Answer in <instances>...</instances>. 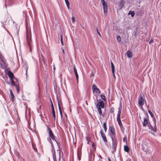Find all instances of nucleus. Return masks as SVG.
I'll return each mask as SVG.
<instances>
[{"label": "nucleus", "instance_id": "nucleus-1", "mask_svg": "<svg viewBox=\"0 0 161 161\" xmlns=\"http://www.w3.org/2000/svg\"><path fill=\"white\" fill-rule=\"evenodd\" d=\"M109 130H110V136L111 139H116L115 133L114 128L110 126Z\"/></svg>", "mask_w": 161, "mask_h": 161}, {"label": "nucleus", "instance_id": "nucleus-2", "mask_svg": "<svg viewBox=\"0 0 161 161\" xmlns=\"http://www.w3.org/2000/svg\"><path fill=\"white\" fill-rule=\"evenodd\" d=\"M112 153H114L115 151L116 148V139H112Z\"/></svg>", "mask_w": 161, "mask_h": 161}, {"label": "nucleus", "instance_id": "nucleus-3", "mask_svg": "<svg viewBox=\"0 0 161 161\" xmlns=\"http://www.w3.org/2000/svg\"><path fill=\"white\" fill-rule=\"evenodd\" d=\"M6 82L7 83L10 85L12 86H14L16 88L19 87V86L18 82H16L15 81H10L9 82H8V81H6Z\"/></svg>", "mask_w": 161, "mask_h": 161}, {"label": "nucleus", "instance_id": "nucleus-4", "mask_svg": "<svg viewBox=\"0 0 161 161\" xmlns=\"http://www.w3.org/2000/svg\"><path fill=\"white\" fill-rule=\"evenodd\" d=\"M102 4L103 6V12L104 14L106 15L107 14V8L108 6L107 3L105 1L102 3Z\"/></svg>", "mask_w": 161, "mask_h": 161}, {"label": "nucleus", "instance_id": "nucleus-5", "mask_svg": "<svg viewBox=\"0 0 161 161\" xmlns=\"http://www.w3.org/2000/svg\"><path fill=\"white\" fill-rule=\"evenodd\" d=\"M7 75L9 77L10 80H14L13 78H14L16 80H18L17 79L15 78L13 73L11 71L9 70L8 71Z\"/></svg>", "mask_w": 161, "mask_h": 161}, {"label": "nucleus", "instance_id": "nucleus-6", "mask_svg": "<svg viewBox=\"0 0 161 161\" xmlns=\"http://www.w3.org/2000/svg\"><path fill=\"white\" fill-rule=\"evenodd\" d=\"M138 103L139 105L142 107L143 105L144 104V99L142 96H139V97L138 99Z\"/></svg>", "mask_w": 161, "mask_h": 161}, {"label": "nucleus", "instance_id": "nucleus-7", "mask_svg": "<svg viewBox=\"0 0 161 161\" xmlns=\"http://www.w3.org/2000/svg\"><path fill=\"white\" fill-rule=\"evenodd\" d=\"M51 151L52 153V156L54 161H56L57 159L56 158V153L53 144H52V149Z\"/></svg>", "mask_w": 161, "mask_h": 161}, {"label": "nucleus", "instance_id": "nucleus-8", "mask_svg": "<svg viewBox=\"0 0 161 161\" xmlns=\"http://www.w3.org/2000/svg\"><path fill=\"white\" fill-rule=\"evenodd\" d=\"M56 143H57V145L58 147V149L57 150V152H59V161H60L61 159L60 158V154L61 153V149L60 145V143H59V142H58V141H56Z\"/></svg>", "mask_w": 161, "mask_h": 161}, {"label": "nucleus", "instance_id": "nucleus-9", "mask_svg": "<svg viewBox=\"0 0 161 161\" xmlns=\"http://www.w3.org/2000/svg\"><path fill=\"white\" fill-rule=\"evenodd\" d=\"M100 133L103 141L105 142H107V140L106 139V137L105 134L103 132L102 130H100Z\"/></svg>", "mask_w": 161, "mask_h": 161}, {"label": "nucleus", "instance_id": "nucleus-10", "mask_svg": "<svg viewBox=\"0 0 161 161\" xmlns=\"http://www.w3.org/2000/svg\"><path fill=\"white\" fill-rule=\"evenodd\" d=\"M104 107V103L103 101H101L99 102L97 105V107L102 108H103Z\"/></svg>", "mask_w": 161, "mask_h": 161}, {"label": "nucleus", "instance_id": "nucleus-11", "mask_svg": "<svg viewBox=\"0 0 161 161\" xmlns=\"http://www.w3.org/2000/svg\"><path fill=\"white\" fill-rule=\"evenodd\" d=\"M47 131L49 132V136L51 138H53V137H54V136L53 134L51 129L49 127H47Z\"/></svg>", "mask_w": 161, "mask_h": 161}, {"label": "nucleus", "instance_id": "nucleus-12", "mask_svg": "<svg viewBox=\"0 0 161 161\" xmlns=\"http://www.w3.org/2000/svg\"><path fill=\"white\" fill-rule=\"evenodd\" d=\"M31 34H30V36L29 35H28L27 33L26 36H27V43L29 46H30V42L31 41Z\"/></svg>", "mask_w": 161, "mask_h": 161}, {"label": "nucleus", "instance_id": "nucleus-13", "mask_svg": "<svg viewBox=\"0 0 161 161\" xmlns=\"http://www.w3.org/2000/svg\"><path fill=\"white\" fill-rule=\"evenodd\" d=\"M125 5V3L124 1L122 0H121L119 5V7L120 9H122L123 8Z\"/></svg>", "mask_w": 161, "mask_h": 161}, {"label": "nucleus", "instance_id": "nucleus-14", "mask_svg": "<svg viewBox=\"0 0 161 161\" xmlns=\"http://www.w3.org/2000/svg\"><path fill=\"white\" fill-rule=\"evenodd\" d=\"M126 53L128 58H131L132 57L133 54L132 52L131 51H127L126 52Z\"/></svg>", "mask_w": 161, "mask_h": 161}, {"label": "nucleus", "instance_id": "nucleus-15", "mask_svg": "<svg viewBox=\"0 0 161 161\" xmlns=\"http://www.w3.org/2000/svg\"><path fill=\"white\" fill-rule=\"evenodd\" d=\"M149 128L151 129L152 130H153L154 132H156L157 131V128L155 126L154 127H153L150 124L148 126Z\"/></svg>", "mask_w": 161, "mask_h": 161}, {"label": "nucleus", "instance_id": "nucleus-16", "mask_svg": "<svg viewBox=\"0 0 161 161\" xmlns=\"http://www.w3.org/2000/svg\"><path fill=\"white\" fill-rule=\"evenodd\" d=\"M117 120L120 128H121V127H123L120 118H117Z\"/></svg>", "mask_w": 161, "mask_h": 161}, {"label": "nucleus", "instance_id": "nucleus-17", "mask_svg": "<svg viewBox=\"0 0 161 161\" xmlns=\"http://www.w3.org/2000/svg\"><path fill=\"white\" fill-rule=\"evenodd\" d=\"M10 91V94L11 97L12 99V101L13 102L14 101V95L11 89H9Z\"/></svg>", "mask_w": 161, "mask_h": 161}, {"label": "nucleus", "instance_id": "nucleus-18", "mask_svg": "<svg viewBox=\"0 0 161 161\" xmlns=\"http://www.w3.org/2000/svg\"><path fill=\"white\" fill-rule=\"evenodd\" d=\"M23 67L25 70L26 74H27L28 69V65L26 63H24L23 65Z\"/></svg>", "mask_w": 161, "mask_h": 161}, {"label": "nucleus", "instance_id": "nucleus-19", "mask_svg": "<svg viewBox=\"0 0 161 161\" xmlns=\"http://www.w3.org/2000/svg\"><path fill=\"white\" fill-rule=\"evenodd\" d=\"M135 14V12L133 11L130 10L128 13V15H130L131 17H133Z\"/></svg>", "mask_w": 161, "mask_h": 161}, {"label": "nucleus", "instance_id": "nucleus-20", "mask_svg": "<svg viewBox=\"0 0 161 161\" xmlns=\"http://www.w3.org/2000/svg\"><path fill=\"white\" fill-rule=\"evenodd\" d=\"M148 120L146 118H144V121L143 123V126H145L147 125L148 123Z\"/></svg>", "mask_w": 161, "mask_h": 161}, {"label": "nucleus", "instance_id": "nucleus-21", "mask_svg": "<svg viewBox=\"0 0 161 161\" xmlns=\"http://www.w3.org/2000/svg\"><path fill=\"white\" fill-rule=\"evenodd\" d=\"M124 150L126 152H129V148L127 145H125L124 147Z\"/></svg>", "mask_w": 161, "mask_h": 161}, {"label": "nucleus", "instance_id": "nucleus-22", "mask_svg": "<svg viewBox=\"0 0 161 161\" xmlns=\"http://www.w3.org/2000/svg\"><path fill=\"white\" fill-rule=\"evenodd\" d=\"M2 63L3 64V66H4V67L5 68H7L8 65V64L5 61V60L3 61L2 62Z\"/></svg>", "mask_w": 161, "mask_h": 161}, {"label": "nucleus", "instance_id": "nucleus-23", "mask_svg": "<svg viewBox=\"0 0 161 161\" xmlns=\"http://www.w3.org/2000/svg\"><path fill=\"white\" fill-rule=\"evenodd\" d=\"M58 108H59L60 114L61 115V117H62V110L61 109L60 106L59 105V103H58Z\"/></svg>", "mask_w": 161, "mask_h": 161}, {"label": "nucleus", "instance_id": "nucleus-24", "mask_svg": "<svg viewBox=\"0 0 161 161\" xmlns=\"http://www.w3.org/2000/svg\"><path fill=\"white\" fill-rule=\"evenodd\" d=\"M67 8L69 9V3L68 0H65Z\"/></svg>", "mask_w": 161, "mask_h": 161}, {"label": "nucleus", "instance_id": "nucleus-25", "mask_svg": "<svg viewBox=\"0 0 161 161\" xmlns=\"http://www.w3.org/2000/svg\"><path fill=\"white\" fill-rule=\"evenodd\" d=\"M103 128L104 129L105 131L106 132L107 130L106 124V122H104L103 124Z\"/></svg>", "mask_w": 161, "mask_h": 161}, {"label": "nucleus", "instance_id": "nucleus-26", "mask_svg": "<svg viewBox=\"0 0 161 161\" xmlns=\"http://www.w3.org/2000/svg\"><path fill=\"white\" fill-rule=\"evenodd\" d=\"M52 114L54 118V120L55 121V120L56 116L54 109L52 110Z\"/></svg>", "mask_w": 161, "mask_h": 161}, {"label": "nucleus", "instance_id": "nucleus-27", "mask_svg": "<svg viewBox=\"0 0 161 161\" xmlns=\"http://www.w3.org/2000/svg\"><path fill=\"white\" fill-rule=\"evenodd\" d=\"M0 59L1 61L2 62H3V61H4L5 60V58H4V57L1 54H0Z\"/></svg>", "mask_w": 161, "mask_h": 161}, {"label": "nucleus", "instance_id": "nucleus-28", "mask_svg": "<svg viewBox=\"0 0 161 161\" xmlns=\"http://www.w3.org/2000/svg\"><path fill=\"white\" fill-rule=\"evenodd\" d=\"M121 112V110L119 109V111H118V114L117 115V118H120Z\"/></svg>", "mask_w": 161, "mask_h": 161}, {"label": "nucleus", "instance_id": "nucleus-29", "mask_svg": "<svg viewBox=\"0 0 161 161\" xmlns=\"http://www.w3.org/2000/svg\"><path fill=\"white\" fill-rule=\"evenodd\" d=\"M117 40L119 42H120L121 41V38L120 36L119 35L117 36Z\"/></svg>", "mask_w": 161, "mask_h": 161}, {"label": "nucleus", "instance_id": "nucleus-30", "mask_svg": "<svg viewBox=\"0 0 161 161\" xmlns=\"http://www.w3.org/2000/svg\"><path fill=\"white\" fill-rule=\"evenodd\" d=\"M97 88L95 85H93L92 86V91L94 92L95 90Z\"/></svg>", "mask_w": 161, "mask_h": 161}, {"label": "nucleus", "instance_id": "nucleus-31", "mask_svg": "<svg viewBox=\"0 0 161 161\" xmlns=\"http://www.w3.org/2000/svg\"><path fill=\"white\" fill-rule=\"evenodd\" d=\"M60 41H61V45H62L63 46L64 45V43H63V36H62V35H61L60 36Z\"/></svg>", "mask_w": 161, "mask_h": 161}, {"label": "nucleus", "instance_id": "nucleus-32", "mask_svg": "<svg viewBox=\"0 0 161 161\" xmlns=\"http://www.w3.org/2000/svg\"><path fill=\"white\" fill-rule=\"evenodd\" d=\"M114 108H111L110 109L109 111L110 113H113L114 112Z\"/></svg>", "mask_w": 161, "mask_h": 161}, {"label": "nucleus", "instance_id": "nucleus-33", "mask_svg": "<svg viewBox=\"0 0 161 161\" xmlns=\"http://www.w3.org/2000/svg\"><path fill=\"white\" fill-rule=\"evenodd\" d=\"M77 156H78V158L79 160H80V153H79V150L77 151Z\"/></svg>", "mask_w": 161, "mask_h": 161}, {"label": "nucleus", "instance_id": "nucleus-34", "mask_svg": "<svg viewBox=\"0 0 161 161\" xmlns=\"http://www.w3.org/2000/svg\"><path fill=\"white\" fill-rule=\"evenodd\" d=\"M101 98L104 101H106V99L104 95H101Z\"/></svg>", "mask_w": 161, "mask_h": 161}, {"label": "nucleus", "instance_id": "nucleus-35", "mask_svg": "<svg viewBox=\"0 0 161 161\" xmlns=\"http://www.w3.org/2000/svg\"><path fill=\"white\" fill-rule=\"evenodd\" d=\"M98 109V111L99 114L101 115L102 114V112L101 108H97Z\"/></svg>", "mask_w": 161, "mask_h": 161}, {"label": "nucleus", "instance_id": "nucleus-36", "mask_svg": "<svg viewBox=\"0 0 161 161\" xmlns=\"http://www.w3.org/2000/svg\"><path fill=\"white\" fill-rule=\"evenodd\" d=\"M51 138H47V140L48 141V142L51 144V145L52 146V144H53V143H52V140H51Z\"/></svg>", "mask_w": 161, "mask_h": 161}, {"label": "nucleus", "instance_id": "nucleus-37", "mask_svg": "<svg viewBox=\"0 0 161 161\" xmlns=\"http://www.w3.org/2000/svg\"><path fill=\"white\" fill-rule=\"evenodd\" d=\"M148 111L150 115L152 117H153V115L152 113V112L149 110H148Z\"/></svg>", "mask_w": 161, "mask_h": 161}, {"label": "nucleus", "instance_id": "nucleus-38", "mask_svg": "<svg viewBox=\"0 0 161 161\" xmlns=\"http://www.w3.org/2000/svg\"><path fill=\"white\" fill-rule=\"evenodd\" d=\"M112 73H114V72H115V67L113 66L111 67Z\"/></svg>", "mask_w": 161, "mask_h": 161}, {"label": "nucleus", "instance_id": "nucleus-39", "mask_svg": "<svg viewBox=\"0 0 161 161\" xmlns=\"http://www.w3.org/2000/svg\"><path fill=\"white\" fill-rule=\"evenodd\" d=\"M94 91H95V92H96V93H100V91L99 90L98 88H97Z\"/></svg>", "mask_w": 161, "mask_h": 161}, {"label": "nucleus", "instance_id": "nucleus-40", "mask_svg": "<svg viewBox=\"0 0 161 161\" xmlns=\"http://www.w3.org/2000/svg\"><path fill=\"white\" fill-rule=\"evenodd\" d=\"M154 42L153 39V38H151V39L150 41H149V43L150 44H151L152 43H153Z\"/></svg>", "mask_w": 161, "mask_h": 161}, {"label": "nucleus", "instance_id": "nucleus-41", "mask_svg": "<svg viewBox=\"0 0 161 161\" xmlns=\"http://www.w3.org/2000/svg\"><path fill=\"white\" fill-rule=\"evenodd\" d=\"M74 70L75 72V75L78 74L77 69H76L75 67L74 68Z\"/></svg>", "mask_w": 161, "mask_h": 161}, {"label": "nucleus", "instance_id": "nucleus-42", "mask_svg": "<svg viewBox=\"0 0 161 161\" xmlns=\"http://www.w3.org/2000/svg\"><path fill=\"white\" fill-rule=\"evenodd\" d=\"M0 68L2 69H4V68H5V67H4V66H3V64L1 63H0Z\"/></svg>", "mask_w": 161, "mask_h": 161}, {"label": "nucleus", "instance_id": "nucleus-43", "mask_svg": "<svg viewBox=\"0 0 161 161\" xmlns=\"http://www.w3.org/2000/svg\"><path fill=\"white\" fill-rule=\"evenodd\" d=\"M96 30H97V33L99 35V36H100L101 37H102L100 33L98 31L97 27V28H96Z\"/></svg>", "mask_w": 161, "mask_h": 161}, {"label": "nucleus", "instance_id": "nucleus-44", "mask_svg": "<svg viewBox=\"0 0 161 161\" xmlns=\"http://www.w3.org/2000/svg\"><path fill=\"white\" fill-rule=\"evenodd\" d=\"M86 140L87 141V144H89V139L88 137H86Z\"/></svg>", "mask_w": 161, "mask_h": 161}, {"label": "nucleus", "instance_id": "nucleus-45", "mask_svg": "<svg viewBox=\"0 0 161 161\" xmlns=\"http://www.w3.org/2000/svg\"><path fill=\"white\" fill-rule=\"evenodd\" d=\"M42 60L43 61L44 64H45V62L44 60V58H43V55H42Z\"/></svg>", "mask_w": 161, "mask_h": 161}, {"label": "nucleus", "instance_id": "nucleus-46", "mask_svg": "<svg viewBox=\"0 0 161 161\" xmlns=\"http://www.w3.org/2000/svg\"><path fill=\"white\" fill-rule=\"evenodd\" d=\"M71 19H72V22L73 23L75 21V18L74 17H72L71 18Z\"/></svg>", "mask_w": 161, "mask_h": 161}, {"label": "nucleus", "instance_id": "nucleus-47", "mask_svg": "<svg viewBox=\"0 0 161 161\" xmlns=\"http://www.w3.org/2000/svg\"><path fill=\"white\" fill-rule=\"evenodd\" d=\"M51 108H52V110L54 109V106H53V103L52 102H51Z\"/></svg>", "mask_w": 161, "mask_h": 161}, {"label": "nucleus", "instance_id": "nucleus-48", "mask_svg": "<svg viewBox=\"0 0 161 161\" xmlns=\"http://www.w3.org/2000/svg\"><path fill=\"white\" fill-rule=\"evenodd\" d=\"M17 93H19V87L16 88Z\"/></svg>", "mask_w": 161, "mask_h": 161}, {"label": "nucleus", "instance_id": "nucleus-49", "mask_svg": "<svg viewBox=\"0 0 161 161\" xmlns=\"http://www.w3.org/2000/svg\"><path fill=\"white\" fill-rule=\"evenodd\" d=\"M75 75L76 80H78V74H76Z\"/></svg>", "mask_w": 161, "mask_h": 161}, {"label": "nucleus", "instance_id": "nucleus-50", "mask_svg": "<svg viewBox=\"0 0 161 161\" xmlns=\"http://www.w3.org/2000/svg\"><path fill=\"white\" fill-rule=\"evenodd\" d=\"M111 67H113V66H114V64L112 62H111Z\"/></svg>", "mask_w": 161, "mask_h": 161}, {"label": "nucleus", "instance_id": "nucleus-51", "mask_svg": "<svg viewBox=\"0 0 161 161\" xmlns=\"http://www.w3.org/2000/svg\"><path fill=\"white\" fill-rule=\"evenodd\" d=\"M121 109H122V107H121V104L120 106L119 107V110L120 109V110H121Z\"/></svg>", "mask_w": 161, "mask_h": 161}, {"label": "nucleus", "instance_id": "nucleus-52", "mask_svg": "<svg viewBox=\"0 0 161 161\" xmlns=\"http://www.w3.org/2000/svg\"><path fill=\"white\" fill-rule=\"evenodd\" d=\"M51 139H52L53 141H55L56 142V141H57L55 139V138H54V137H53V138H51Z\"/></svg>", "mask_w": 161, "mask_h": 161}, {"label": "nucleus", "instance_id": "nucleus-53", "mask_svg": "<svg viewBox=\"0 0 161 161\" xmlns=\"http://www.w3.org/2000/svg\"><path fill=\"white\" fill-rule=\"evenodd\" d=\"M51 139H52L53 141H55L56 142V141H57L55 139V138H54V137H53V138H51Z\"/></svg>", "mask_w": 161, "mask_h": 161}, {"label": "nucleus", "instance_id": "nucleus-54", "mask_svg": "<svg viewBox=\"0 0 161 161\" xmlns=\"http://www.w3.org/2000/svg\"><path fill=\"white\" fill-rule=\"evenodd\" d=\"M11 62H12V65H13V66H14V65L15 63H14V62H13V60Z\"/></svg>", "mask_w": 161, "mask_h": 161}, {"label": "nucleus", "instance_id": "nucleus-55", "mask_svg": "<svg viewBox=\"0 0 161 161\" xmlns=\"http://www.w3.org/2000/svg\"><path fill=\"white\" fill-rule=\"evenodd\" d=\"M112 74H113V75L114 77V78H115V72H114V73H112Z\"/></svg>", "mask_w": 161, "mask_h": 161}, {"label": "nucleus", "instance_id": "nucleus-56", "mask_svg": "<svg viewBox=\"0 0 161 161\" xmlns=\"http://www.w3.org/2000/svg\"><path fill=\"white\" fill-rule=\"evenodd\" d=\"M126 161H131V160L130 158H128Z\"/></svg>", "mask_w": 161, "mask_h": 161}, {"label": "nucleus", "instance_id": "nucleus-57", "mask_svg": "<svg viewBox=\"0 0 161 161\" xmlns=\"http://www.w3.org/2000/svg\"><path fill=\"white\" fill-rule=\"evenodd\" d=\"M62 53H64V54L65 53V52H64V49H62Z\"/></svg>", "mask_w": 161, "mask_h": 161}, {"label": "nucleus", "instance_id": "nucleus-58", "mask_svg": "<svg viewBox=\"0 0 161 161\" xmlns=\"http://www.w3.org/2000/svg\"><path fill=\"white\" fill-rule=\"evenodd\" d=\"M80 25H81V27L83 29H84V26H83V25H81V24H80Z\"/></svg>", "mask_w": 161, "mask_h": 161}, {"label": "nucleus", "instance_id": "nucleus-59", "mask_svg": "<svg viewBox=\"0 0 161 161\" xmlns=\"http://www.w3.org/2000/svg\"><path fill=\"white\" fill-rule=\"evenodd\" d=\"M29 47H30V52H31V45L30 44V46H29Z\"/></svg>", "mask_w": 161, "mask_h": 161}, {"label": "nucleus", "instance_id": "nucleus-60", "mask_svg": "<svg viewBox=\"0 0 161 161\" xmlns=\"http://www.w3.org/2000/svg\"><path fill=\"white\" fill-rule=\"evenodd\" d=\"M126 139V138H125V137H124V138H123V141H124V142H125V140Z\"/></svg>", "mask_w": 161, "mask_h": 161}, {"label": "nucleus", "instance_id": "nucleus-61", "mask_svg": "<svg viewBox=\"0 0 161 161\" xmlns=\"http://www.w3.org/2000/svg\"><path fill=\"white\" fill-rule=\"evenodd\" d=\"M108 161H111L110 158H108Z\"/></svg>", "mask_w": 161, "mask_h": 161}, {"label": "nucleus", "instance_id": "nucleus-62", "mask_svg": "<svg viewBox=\"0 0 161 161\" xmlns=\"http://www.w3.org/2000/svg\"><path fill=\"white\" fill-rule=\"evenodd\" d=\"M101 0V1L102 3H103V2H105L104 0Z\"/></svg>", "mask_w": 161, "mask_h": 161}, {"label": "nucleus", "instance_id": "nucleus-63", "mask_svg": "<svg viewBox=\"0 0 161 161\" xmlns=\"http://www.w3.org/2000/svg\"><path fill=\"white\" fill-rule=\"evenodd\" d=\"M53 69H54V70H55V67H54V66Z\"/></svg>", "mask_w": 161, "mask_h": 161}, {"label": "nucleus", "instance_id": "nucleus-64", "mask_svg": "<svg viewBox=\"0 0 161 161\" xmlns=\"http://www.w3.org/2000/svg\"><path fill=\"white\" fill-rule=\"evenodd\" d=\"M5 7L7 8V6L6 5V4L5 5Z\"/></svg>", "mask_w": 161, "mask_h": 161}]
</instances>
